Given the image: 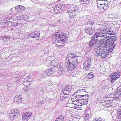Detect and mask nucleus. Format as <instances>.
<instances>
[{"instance_id":"1","label":"nucleus","mask_w":121,"mask_h":121,"mask_svg":"<svg viewBox=\"0 0 121 121\" xmlns=\"http://www.w3.org/2000/svg\"><path fill=\"white\" fill-rule=\"evenodd\" d=\"M66 59L65 65L68 69H73L78 65V57L73 53L71 54Z\"/></svg>"},{"instance_id":"2","label":"nucleus","mask_w":121,"mask_h":121,"mask_svg":"<svg viewBox=\"0 0 121 121\" xmlns=\"http://www.w3.org/2000/svg\"><path fill=\"white\" fill-rule=\"evenodd\" d=\"M53 41L55 43H60L65 45L66 43V35L64 32H58L52 37Z\"/></svg>"},{"instance_id":"3","label":"nucleus","mask_w":121,"mask_h":121,"mask_svg":"<svg viewBox=\"0 0 121 121\" xmlns=\"http://www.w3.org/2000/svg\"><path fill=\"white\" fill-rule=\"evenodd\" d=\"M96 53H95L94 55L97 57L100 58H105L107 56L109 52H110L108 49L106 48H104L98 47L97 48L96 50Z\"/></svg>"},{"instance_id":"4","label":"nucleus","mask_w":121,"mask_h":121,"mask_svg":"<svg viewBox=\"0 0 121 121\" xmlns=\"http://www.w3.org/2000/svg\"><path fill=\"white\" fill-rule=\"evenodd\" d=\"M39 32L37 31L32 33L30 35H28L26 37L27 40L30 42L33 41L34 39L35 38L38 39L40 38Z\"/></svg>"},{"instance_id":"5","label":"nucleus","mask_w":121,"mask_h":121,"mask_svg":"<svg viewBox=\"0 0 121 121\" xmlns=\"http://www.w3.org/2000/svg\"><path fill=\"white\" fill-rule=\"evenodd\" d=\"M91 40L89 44V47H91L94 46V47L96 48V43L98 41L100 40L94 34L91 38Z\"/></svg>"},{"instance_id":"6","label":"nucleus","mask_w":121,"mask_h":121,"mask_svg":"<svg viewBox=\"0 0 121 121\" xmlns=\"http://www.w3.org/2000/svg\"><path fill=\"white\" fill-rule=\"evenodd\" d=\"M19 111L17 109L12 110L9 114V116L11 119H16L19 115Z\"/></svg>"},{"instance_id":"7","label":"nucleus","mask_w":121,"mask_h":121,"mask_svg":"<svg viewBox=\"0 0 121 121\" xmlns=\"http://www.w3.org/2000/svg\"><path fill=\"white\" fill-rule=\"evenodd\" d=\"M121 75V72L117 71L114 73H112L110 75L112 82H114L115 80L117 79Z\"/></svg>"},{"instance_id":"8","label":"nucleus","mask_w":121,"mask_h":121,"mask_svg":"<svg viewBox=\"0 0 121 121\" xmlns=\"http://www.w3.org/2000/svg\"><path fill=\"white\" fill-rule=\"evenodd\" d=\"M107 29H104L100 31H98L95 34L98 39L100 40L103 39L105 32L106 31H105L106 30H107Z\"/></svg>"},{"instance_id":"9","label":"nucleus","mask_w":121,"mask_h":121,"mask_svg":"<svg viewBox=\"0 0 121 121\" xmlns=\"http://www.w3.org/2000/svg\"><path fill=\"white\" fill-rule=\"evenodd\" d=\"M103 99L104 101L102 100L101 104L105 108L110 107V98L108 97H104Z\"/></svg>"},{"instance_id":"10","label":"nucleus","mask_w":121,"mask_h":121,"mask_svg":"<svg viewBox=\"0 0 121 121\" xmlns=\"http://www.w3.org/2000/svg\"><path fill=\"white\" fill-rule=\"evenodd\" d=\"M85 95V97H84L82 99H78L77 100L78 102L80 103L81 104H86L87 103L89 95Z\"/></svg>"},{"instance_id":"11","label":"nucleus","mask_w":121,"mask_h":121,"mask_svg":"<svg viewBox=\"0 0 121 121\" xmlns=\"http://www.w3.org/2000/svg\"><path fill=\"white\" fill-rule=\"evenodd\" d=\"M32 112H26L23 115L22 119L23 120L27 121L32 116Z\"/></svg>"},{"instance_id":"12","label":"nucleus","mask_w":121,"mask_h":121,"mask_svg":"<svg viewBox=\"0 0 121 121\" xmlns=\"http://www.w3.org/2000/svg\"><path fill=\"white\" fill-rule=\"evenodd\" d=\"M106 32H105V34L103 36V39L107 41L108 42H110L109 40L111 39V35L112 34V33H108V31L107 30H106Z\"/></svg>"},{"instance_id":"13","label":"nucleus","mask_w":121,"mask_h":121,"mask_svg":"<svg viewBox=\"0 0 121 121\" xmlns=\"http://www.w3.org/2000/svg\"><path fill=\"white\" fill-rule=\"evenodd\" d=\"M91 28H88L86 27L85 31V32L89 35H91L95 32V28L94 27H91Z\"/></svg>"},{"instance_id":"14","label":"nucleus","mask_w":121,"mask_h":121,"mask_svg":"<svg viewBox=\"0 0 121 121\" xmlns=\"http://www.w3.org/2000/svg\"><path fill=\"white\" fill-rule=\"evenodd\" d=\"M54 66L53 68L52 69H47L45 72V74L48 76H51L55 72Z\"/></svg>"},{"instance_id":"15","label":"nucleus","mask_w":121,"mask_h":121,"mask_svg":"<svg viewBox=\"0 0 121 121\" xmlns=\"http://www.w3.org/2000/svg\"><path fill=\"white\" fill-rule=\"evenodd\" d=\"M104 39L100 40V46L101 48H103L104 47H107L108 45V43L105 40H104Z\"/></svg>"},{"instance_id":"16","label":"nucleus","mask_w":121,"mask_h":121,"mask_svg":"<svg viewBox=\"0 0 121 121\" xmlns=\"http://www.w3.org/2000/svg\"><path fill=\"white\" fill-rule=\"evenodd\" d=\"M108 45H109V47L108 49L109 50L110 52H111L115 47L116 46L115 44L113 42H109V43H108Z\"/></svg>"},{"instance_id":"17","label":"nucleus","mask_w":121,"mask_h":121,"mask_svg":"<svg viewBox=\"0 0 121 121\" xmlns=\"http://www.w3.org/2000/svg\"><path fill=\"white\" fill-rule=\"evenodd\" d=\"M78 8L77 7H76L73 8H71V9H69L67 12L68 13H69V12L71 13V12H73V11H74V12L78 11Z\"/></svg>"},{"instance_id":"18","label":"nucleus","mask_w":121,"mask_h":121,"mask_svg":"<svg viewBox=\"0 0 121 121\" xmlns=\"http://www.w3.org/2000/svg\"><path fill=\"white\" fill-rule=\"evenodd\" d=\"M22 97L20 95L19 96H15L14 98L16 102H18L19 103H21L22 100Z\"/></svg>"},{"instance_id":"19","label":"nucleus","mask_w":121,"mask_h":121,"mask_svg":"<svg viewBox=\"0 0 121 121\" xmlns=\"http://www.w3.org/2000/svg\"><path fill=\"white\" fill-rule=\"evenodd\" d=\"M116 93L114 95V96L115 100L119 99H121V94L117 93H115L114 94Z\"/></svg>"},{"instance_id":"20","label":"nucleus","mask_w":121,"mask_h":121,"mask_svg":"<svg viewBox=\"0 0 121 121\" xmlns=\"http://www.w3.org/2000/svg\"><path fill=\"white\" fill-rule=\"evenodd\" d=\"M117 117L119 119L121 118V106L119 108L118 110Z\"/></svg>"},{"instance_id":"21","label":"nucleus","mask_w":121,"mask_h":121,"mask_svg":"<svg viewBox=\"0 0 121 121\" xmlns=\"http://www.w3.org/2000/svg\"><path fill=\"white\" fill-rule=\"evenodd\" d=\"M90 0H80V3L82 4H87L89 3Z\"/></svg>"},{"instance_id":"22","label":"nucleus","mask_w":121,"mask_h":121,"mask_svg":"<svg viewBox=\"0 0 121 121\" xmlns=\"http://www.w3.org/2000/svg\"><path fill=\"white\" fill-rule=\"evenodd\" d=\"M58 118H56L55 121H64V118L62 116H58Z\"/></svg>"},{"instance_id":"23","label":"nucleus","mask_w":121,"mask_h":121,"mask_svg":"<svg viewBox=\"0 0 121 121\" xmlns=\"http://www.w3.org/2000/svg\"><path fill=\"white\" fill-rule=\"evenodd\" d=\"M98 1H100V2H101L102 1H103V4H99L98 5H97V7H98L99 5L100 4L101 5H104L105 4V1H107L108 2H111L112 0H98Z\"/></svg>"},{"instance_id":"24","label":"nucleus","mask_w":121,"mask_h":121,"mask_svg":"<svg viewBox=\"0 0 121 121\" xmlns=\"http://www.w3.org/2000/svg\"><path fill=\"white\" fill-rule=\"evenodd\" d=\"M68 13L70 18H73L76 15V14H75L74 12H71V13L69 12V13Z\"/></svg>"},{"instance_id":"25","label":"nucleus","mask_w":121,"mask_h":121,"mask_svg":"<svg viewBox=\"0 0 121 121\" xmlns=\"http://www.w3.org/2000/svg\"><path fill=\"white\" fill-rule=\"evenodd\" d=\"M24 82L23 83V84L25 86H27L30 85V83L27 80H22Z\"/></svg>"},{"instance_id":"26","label":"nucleus","mask_w":121,"mask_h":121,"mask_svg":"<svg viewBox=\"0 0 121 121\" xmlns=\"http://www.w3.org/2000/svg\"><path fill=\"white\" fill-rule=\"evenodd\" d=\"M90 66L91 65H87V64H86V63L83 64L84 68V69H86L87 70H88Z\"/></svg>"},{"instance_id":"27","label":"nucleus","mask_w":121,"mask_h":121,"mask_svg":"<svg viewBox=\"0 0 121 121\" xmlns=\"http://www.w3.org/2000/svg\"><path fill=\"white\" fill-rule=\"evenodd\" d=\"M93 73L92 72L90 73L87 75V77L89 79L92 78L94 77Z\"/></svg>"},{"instance_id":"28","label":"nucleus","mask_w":121,"mask_h":121,"mask_svg":"<svg viewBox=\"0 0 121 121\" xmlns=\"http://www.w3.org/2000/svg\"><path fill=\"white\" fill-rule=\"evenodd\" d=\"M91 60L90 59H88L87 60H86L85 61V62L84 63H85L86 64H88V65H91Z\"/></svg>"},{"instance_id":"29","label":"nucleus","mask_w":121,"mask_h":121,"mask_svg":"<svg viewBox=\"0 0 121 121\" xmlns=\"http://www.w3.org/2000/svg\"><path fill=\"white\" fill-rule=\"evenodd\" d=\"M111 39H110L111 41L110 42H113L114 43V42L116 41V36H111Z\"/></svg>"},{"instance_id":"30","label":"nucleus","mask_w":121,"mask_h":121,"mask_svg":"<svg viewBox=\"0 0 121 121\" xmlns=\"http://www.w3.org/2000/svg\"><path fill=\"white\" fill-rule=\"evenodd\" d=\"M94 24V22L93 21H89L88 22H87L86 24V27L88 26V25H93Z\"/></svg>"},{"instance_id":"31","label":"nucleus","mask_w":121,"mask_h":121,"mask_svg":"<svg viewBox=\"0 0 121 121\" xmlns=\"http://www.w3.org/2000/svg\"><path fill=\"white\" fill-rule=\"evenodd\" d=\"M71 86H66V87L64 88V90H66L69 91L71 90Z\"/></svg>"},{"instance_id":"32","label":"nucleus","mask_w":121,"mask_h":121,"mask_svg":"<svg viewBox=\"0 0 121 121\" xmlns=\"http://www.w3.org/2000/svg\"><path fill=\"white\" fill-rule=\"evenodd\" d=\"M76 96L77 98L78 99L80 98V99H82V97H85V95H76Z\"/></svg>"},{"instance_id":"33","label":"nucleus","mask_w":121,"mask_h":121,"mask_svg":"<svg viewBox=\"0 0 121 121\" xmlns=\"http://www.w3.org/2000/svg\"><path fill=\"white\" fill-rule=\"evenodd\" d=\"M116 100L114 97L111 98H110L109 100L110 102L111 103H113L114 102V100Z\"/></svg>"},{"instance_id":"34","label":"nucleus","mask_w":121,"mask_h":121,"mask_svg":"<svg viewBox=\"0 0 121 121\" xmlns=\"http://www.w3.org/2000/svg\"><path fill=\"white\" fill-rule=\"evenodd\" d=\"M28 86H25L23 88V90L25 92H26L30 90V89L28 88Z\"/></svg>"},{"instance_id":"35","label":"nucleus","mask_w":121,"mask_h":121,"mask_svg":"<svg viewBox=\"0 0 121 121\" xmlns=\"http://www.w3.org/2000/svg\"><path fill=\"white\" fill-rule=\"evenodd\" d=\"M19 10L21 11H22L24 10L25 8L23 6L19 5Z\"/></svg>"},{"instance_id":"36","label":"nucleus","mask_w":121,"mask_h":121,"mask_svg":"<svg viewBox=\"0 0 121 121\" xmlns=\"http://www.w3.org/2000/svg\"><path fill=\"white\" fill-rule=\"evenodd\" d=\"M28 75V73H26V74H23V79H22L23 80H26V77Z\"/></svg>"},{"instance_id":"37","label":"nucleus","mask_w":121,"mask_h":121,"mask_svg":"<svg viewBox=\"0 0 121 121\" xmlns=\"http://www.w3.org/2000/svg\"><path fill=\"white\" fill-rule=\"evenodd\" d=\"M20 25V23H15L14 22L12 24V25L14 26H16L19 25Z\"/></svg>"},{"instance_id":"38","label":"nucleus","mask_w":121,"mask_h":121,"mask_svg":"<svg viewBox=\"0 0 121 121\" xmlns=\"http://www.w3.org/2000/svg\"><path fill=\"white\" fill-rule=\"evenodd\" d=\"M117 93L121 94V88L120 87H118L117 90Z\"/></svg>"},{"instance_id":"39","label":"nucleus","mask_w":121,"mask_h":121,"mask_svg":"<svg viewBox=\"0 0 121 121\" xmlns=\"http://www.w3.org/2000/svg\"><path fill=\"white\" fill-rule=\"evenodd\" d=\"M14 81L15 82H17V81H20V78L19 77H17L16 78H14Z\"/></svg>"},{"instance_id":"40","label":"nucleus","mask_w":121,"mask_h":121,"mask_svg":"<svg viewBox=\"0 0 121 121\" xmlns=\"http://www.w3.org/2000/svg\"><path fill=\"white\" fill-rule=\"evenodd\" d=\"M9 38L10 37L9 36H5L3 37V39H6L7 40H9Z\"/></svg>"},{"instance_id":"41","label":"nucleus","mask_w":121,"mask_h":121,"mask_svg":"<svg viewBox=\"0 0 121 121\" xmlns=\"http://www.w3.org/2000/svg\"><path fill=\"white\" fill-rule=\"evenodd\" d=\"M59 71H64V69L60 65L59 66Z\"/></svg>"},{"instance_id":"42","label":"nucleus","mask_w":121,"mask_h":121,"mask_svg":"<svg viewBox=\"0 0 121 121\" xmlns=\"http://www.w3.org/2000/svg\"><path fill=\"white\" fill-rule=\"evenodd\" d=\"M63 93L64 94H69V91L66 90H64Z\"/></svg>"},{"instance_id":"43","label":"nucleus","mask_w":121,"mask_h":121,"mask_svg":"<svg viewBox=\"0 0 121 121\" xmlns=\"http://www.w3.org/2000/svg\"><path fill=\"white\" fill-rule=\"evenodd\" d=\"M59 5V4H57V5L54 8V10H55V12H56V11L57 10V8H58V7H59L57 5Z\"/></svg>"},{"instance_id":"44","label":"nucleus","mask_w":121,"mask_h":121,"mask_svg":"<svg viewBox=\"0 0 121 121\" xmlns=\"http://www.w3.org/2000/svg\"><path fill=\"white\" fill-rule=\"evenodd\" d=\"M108 33H112V34H111V35H114L115 34V32H114L113 31H108Z\"/></svg>"},{"instance_id":"45","label":"nucleus","mask_w":121,"mask_h":121,"mask_svg":"<svg viewBox=\"0 0 121 121\" xmlns=\"http://www.w3.org/2000/svg\"><path fill=\"white\" fill-rule=\"evenodd\" d=\"M63 45L62 44L61 45H58V48H61L64 46V44Z\"/></svg>"},{"instance_id":"46","label":"nucleus","mask_w":121,"mask_h":121,"mask_svg":"<svg viewBox=\"0 0 121 121\" xmlns=\"http://www.w3.org/2000/svg\"><path fill=\"white\" fill-rule=\"evenodd\" d=\"M60 96L61 97H63L64 98H65V94H64L63 93L60 94Z\"/></svg>"},{"instance_id":"47","label":"nucleus","mask_w":121,"mask_h":121,"mask_svg":"<svg viewBox=\"0 0 121 121\" xmlns=\"http://www.w3.org/2000/svg\"><path fill=\"white\" fill-rule=\"evenodd\" d=\"M15 8L16 10H17V11H18L19 10V5L16 6Z\"/></svg>"},{"instance_id":"48","label":"nucleus","mask_w":121,"mask_h":121,"mask_svg":"<svg viewBox=\"0 0 121 121\" xmlns=\"http://www.w3.org/2000/svg\"><path fill=\"white\" fill-rule=\"evenodd\" d=\"M63 71H59L58 74L59 76L61 75Z\"/></svg>"},{"instance_id":"49","label":"nucleus","mask_w":121,"mask_h":121,"mask_svg":"<svg viewBox=\"0 0 121 121\" xmlns=\"http://www.w3.org/2000/svg\"><path fill=\"white\" fill-rule=\"evenodd\" d=\"M9 21H5L4 23L5 25L7 24L10 23Z\"/></svg>"},{"instance_id":"50","label":"nucleus","mask_w":121,"mask_h":121,"mask_svg":"<svg viewBox=\"0 0 121 121\" xmlns=\"http://www.w3.org/2000/svg\"><path fill=\"white\" fill-rule=\"evenodd\" d=\"M60 99H61V100H64L65 99L63 97H60Z\"/></svg>"},{"instance_id":"51","label":"nucleus","mask_w":121,"mask_h":121,"mask_svg":"<svg viewBox=\"0 0 121 121\" xmlns=\"http://www.w3.org/2000/svg\"><path fill=\"white\" fill-rule=\"evenodd\" d=\"M26 80H28L29 79H31V76H30V77H28V76H27V77H26Z\"/></svg>"},{"instance_id":"52","label":"nucleus","mask_w":121,"mask_h":121,"mask_svg":"<svg viewBox=\"0 0 121 121\" xmlns=\"http://www.w3.org/2000/svg\"><path fill=\"white\" fill-rule=\"evenodd\" d=\"M19 13H17V14L16 15V16L17 17V18H20V17H19V16H18L17 15H19Z\"/></svg>"},{"instance_id":"53","label":"nucleus","mask_w":121,"mask_h":121,"mask_svg":"<svg viewBox=\"0 0 121 121\" xmlns=\"http://www.w3.org/2000/svg\"><path fill=\"white\" fill-rule=\"evenodd\" d=\"M69 94H65V98H66L68 97L69 96Z\"/></svg>"},{"instance_id":"54","label":"nucleus","mask_w":121,"mask_h":121,"mask_svg":"<svg viewBox=\"0 0 121 121\" xmlns=\"http://www.w3.org/2000/svg\"><path fill=\"white\" fill-rule=\"evenodd\" d=\"M7 86H8L10 87L11 86V84H10V83H9V84H7Z\"/></svg>"},{"instance_id":"55","label":"nucleus","mask_w":121,"mask_h":121,"mask_svg":"<svg viewBox=\"0 0 121 121\" xmlns=\"http://www.w3.org/2000/svg\"><path fill=\"white\" fill-rule=\"evenodd\" d=\"M27 76L29 77H30L31 76V78H32L31 74H28V75Z\"/></svg>"},{"instance_id":"56","label":"nucleus","mask_w":121,"mask_h":121,"mask_svg":"<svg viewBox=\"0 0 121 121\" xmlns=\"http://www.w3.org/2000/svg\"><path fill=\"white\" fill-rule=\"evenodd\" d=\"M42 104L43 103H41V102L39 103H38V105L40 106L41 105H42Z\"/></svg>"},{"instance_id":"57","label":"nucleus","mask_w":121,"mask_h":121,"mask_svg":"<svg viewBox=\"0 0 121 121\" xmlns=\"http://www.w3.org/2000/svg\"><path fill=\"white\" fill-rule=\"evenodd\" d=\"M60 7H58L57 8V10H60Z\"/></svg>"},{"instance_id":"58","label":"nucleus","mask_w":121,"mask_h":121,"mask_svg":"<svg viewBox=\"0 0 121 121\" xmlns=\"http://www.w3.org/2000/svg\"><path fill=\"white\" fill-rule=\"evenodd\" d=\"M2 75H3V74H2L1 75V76L2 77V76H2Z\"/></svg>"},{"instance_id":"59","label":"nucleus","mask_w":121,"mask_h":121,"mask_svg":"<svg viewBox=\"0 0 121 121\" xmlns=\"http://www.w3.org/2000/svg\"><path fill=\"white\" fill-rule=\"evenodd\" d=\"M13 28H12V29H11V30H13Z\"/></svg>"},{"instance_id":"60","label":"nucleus","mask_w":121,"mask_h":121,"mask_svg":"<svg viewBox=\"0 0 121 121\" xmlns=\"http://www.w3.org/2000/svg\"><path fill=\"white\" fill-rule=\"evenodd\" d=\"M103 9H104V7H103Z\"/></svg>"},{"instance_id":"61","label":"nucleus","mask_w":121,"mask_h":121,"mask_svg":"<svg viewBox=\"0 0 121 121\" xmlns=\"http://www.w3.org/2000/svg\"><path fill=\"white\" fill-rule=\"evenodd\" d=\"M87 65H88V64H87Z\"/></svg>"},{"instance_id":"62","label":"nucleus","mask_w":121,"mask_h":121,"mask_svg":"<svg viewBox=\"0 0 121 121\" xmlns=\"http://www.w3.org/2000/svg\"><path fill=\"white\" fill-rule=\"evenodd\" d=\"M1 0H0V1Z\"/></svg>"}]
</instances>
